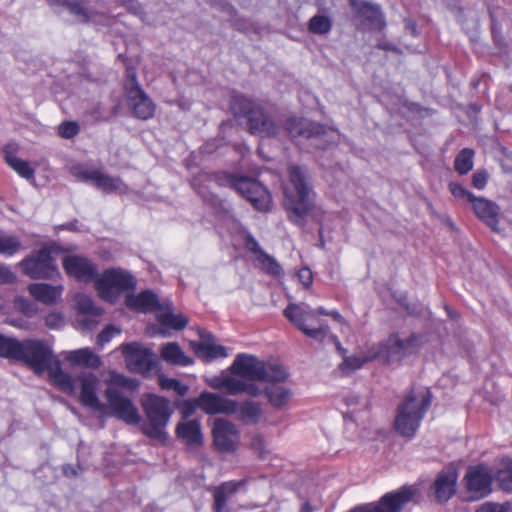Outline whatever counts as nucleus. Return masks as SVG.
Instances as JSON below:
<instances>
[{"label":"nucleus","mask_w":512,"mask_h":512,"mask_svg":"<svg viewBox=\"0 0 512 512\" xmlns=\"http://www.w3.org/2000/svg\"><path fill=\"white\" fill-rule=\"evenodd\" d=\"M121 330L113 325L106 327L97 337L99 345L103 346L109 342L114 336L119 335Z\"/></svg>","instance_id":"obj_54"},{"label":"nucleus","mask_w":512,"mask_h":512,"mask_svg":"<svg viewBox=\"0 0 512 512\" xmlns=\"http://www.w3.org/2000/svg\"><path fill=\"white\" fill-rule=\"evenodd\" d=\"M72 173L81 180L92 183L104 193H127L128 187L118 177H112L98 169H90L85 166H75Z\"/></svg>","instance_id":"obj_12"},{"label":"nucleus","mask_w":512,"mask_h":512,"mask_svg":"<svg viewBox=\"0 0 512 512\" xmlns=\"http://www.w3.org/2000/svg\"><path fill=\"white\" fill-rule=\"evenodd\" d=\"M231 109L235 116H244L249 119V117L254 115L260 108L256 107L255 104L247 97L237 95L233 97Z\"/></svg>","instance_id":"obj_42"},{"label":"nucleus","mask_w":512,"mask_h":512,"mask_svg":"<svg viewBox=\"0 0 512 512\" xmlns=\"http://www.w3.org/2000/svg\"><path fill=\"white\" fill-rule=\"evenodd\" d=\"M19 361L25 362L37 374L48 371L50 379L64 393L73 394L75 392L72 377L61 369L59 360L53 355L49 345L43 341H23Z\"/></svg>","instance_id":"obj_2"},{"label":"nucleus","mask_w":512,"mask_h":512,"mask_svg":"<svg viewBox=\"0 0 512 512\" xmlns=\"http://www.w3.org/2000/svg\"><path fill=\"white\" fill-rule=\"evenodd\" d=\"M23 349V341H18L15 338L0 335V356L18 360L20 359Z\"/></svg>","instance_id":"obj_39"},{"label":"nucleus","mask_w":512,"mask_h":512,"mask_svg":"<svg viewBox=\"0 0 512 512\" xmlns=\"http://www.w3.org/2000/svg\"><path fill=\"white\" fill-rule=\"evenodd\" d=\"M66 274L81 282H91L96 279L97 266L87 257L76 254H67L62 259Z\"/></svg>","instance_id":"obj_19"},{"label":"nucleus","mask_w":512,"mask_h":512,"mask_svg":"<svg viewBox=\"0 0 512 512\" xmlns=\"http://www.w3.org/2000/svg\"><path fill=\"white\" fill-rule=\"evenodd\" d=\"M159 385L162 389L174 390L180 396L185 395L188 391V386L182 384L177 379L168 378L163 375L159 377Z\"/></svg>","instance_id":"obj_49"},{"label":"nucleus","mask_w":512,"mask_h":512,"mask_svg":"<svg viewBox=\"0 0 512 512\" xmlns=\"http://www.w3.org/2000/svg\"><path fill=\"white\" fill-rule=\"evenodd\" d=\"M197 408H199L197 406V398L194 401L185 402L182 409L183 417L187 418L190 414L194 413Z\"/></svg>","instance_id":"obj_61"},{"label":"nucleus","mask_w":512,"mask_h":512,"mask_svg":"<svg viewBox=\"0 0 512 512\" xmlns=\"http://www.w3.org/2000/svg\"><path fill=\"white\" fill-rule=\"evenodd\" d=\"M238 418L245 424H256L263 416L261 404L246 400L242 403L237 402Z\"/></svg>","instance_id":"obj_36"},{"label":"nucleus","mask_w":512,"mask_h":512,"mask_svg":"<svg viewBox=\"0 0 512 512\" xmlns=\"http://www.w3.org/2000/svg\"><path fill=\"white\" fill-rule=\"evenodd\" d=\"M321 504L313 502L312 500L304 501L299 512H314V510H318Z\"/></svg>","instance_id":"obj_62"},{"label":"nucleus","mask_w":512,"mask_h":512,"mask_svg":"<svg viewBox=\"0 0 512 512\" xmlns=\"http://www.w3.org/2000/svg\"><path fill=\"white\" fill-rule=\"evenodd\" d=\"M457 470L450 466L440 471L433 481L429 496L439 503L447 502L456 492Z\"/></svg>","instance_id":"obj_20"},{"label":"nucleus","mask_w":512,"mask_h":512,"mask_svg":"<svg viewBox=\"0 0 512 512\" xmlns=\"http://www.w3.org/2000/svg\"><path fill=\"white\" fill-rule=\"evenodd\" d=\"M375 361L372 348L369 346L365 351L356 354L345 355L338 365L339 371L344 375H350L361 369L366 363Z\"/></svg>","instance_id":"obj_30"},{"label":"nucleus","mask_w":512,"mask_h":512,"mask_svg":"<svg viewBox=\"0 0 512 512\" xmlns=\"http://www.w3.org/2000/svg\"><path fill=\"white\" fill-rule=\"evenodd\" d=\"M251 446L253 450L259 454V456L263 457L267 450V443L262 436H255L252 439Z\"/></svg>","instance_id":"obj_56"},{"label":"nucleus","mask_w":512,"mask_h":512,"mask_svg":"<svg viewBox=\"0 0 512 512\" xmlns=\"http://www.w3.org/2000/svg\"><path fill=\"white\" fill-rule=\"evenodd\" d=\"M231 186L245 197L257 210L267 211L271 207L272 198L269 191L258 181L248 178L233 176L228 177Z\"/></svg>","instance_id":"obj_10"},{"label":"nucleus","mask_w":512,"mask_h":512,"mask_svg":"<svg viewBox=\"0 0 512 512\" xmlns=\"http://www.w3.org/2000/svg\"><path fill=\"white\" fill-rule=\"evenodd\" d=\"M45 324L51 329H59L64 326L65 318L60 312H51L46 315Z\"/></svg>","instance_id":"obj_53"},{"label":"nucleus","mask_w":512,"mask_h":512,"mask_svg":"<svg viewBox=\"0 0 512 512\" xmlns=\"http://www.w3.org/2000/svg\"><path fill=\"white\" fill-rule=\"evenodd\" d=\"M288 134L293 137L302 138H318L323 137L329 141L336 138V133L333 130H327L320 124L311 122L304 118H290L286 121L285 126Z\"/></svg>","instance_id":"obj_18"},{"label":"nucleus","mask_w":512,"mask_h":512,"mask_svg":"<svg viewBox=\"0 0 512 512\" xmlns=\"http://www.w3.org/2000/svg\"><path fill=\"white\" fill-rule=\"evenodd\" d=\"M472 209L475 215L487 224L493 231H498L499 207L496 203L484 198L476 197L471 201Z\"/></svg>","instance_id":"obj_24"},{"label":"nucleus","mask_w":512,"mask_h":512,"mask_svg":"<svg viewBox=\"0 0 512 512\" xmlns=\"http://www.w3.org/2000/svg\"><path fill=\"white\" fill-rule=\"evenodd\" d=\"M430 403V392L427 389L410 392L398 408L394 420L395 430L403 437L414 436Z\"/></svg>","instance_id":"obj_4"},{"label":"nucleus","mask_w":512,"mask_h":512,"mask_svg":"<svg viewBox=\"0 0 512 512\" xmlns=\"http://www.w3.org/2000/svg\"><path fill=\"white\" fill-rule=\"evenodd\" d=\"M246 245L251 251H253L256 254V264L262 271L273 276H279L282 274V267L277 262V260L272 256L268 255L267 253H265L264 251H262L259 248V245L255 239L248 238Z\"/></svg>","instance_id":"obj_28"},{"label":"nucleus","mask_w":512,"mask_h":512,"mask_svg":"<svg viewBox=\"0 0 512 512\" xmlns=\"http://www.w3.org/2000/svg\"><path fill=\"white\" fill-rule=\"evenodd\" d=\"M423 337L417 334H412L405 338L399 337L398 347L402 349L405 357L415 353L423 345Z\"/></svg>","instance_id":"obj_46"},{"label":"nucleus","mask_w":512,"mask_h":512,"mask_svg":"<svg viewBox=\"0 0 512 512\" xmlns=\"http://www.w3.org/2000/svg\"><path fill=\"white\" fill-rule=\"evenodd\" d=\"M105 398L111 414L129 425H136L141 417L134 403L120 391L105 390Z\"/></svg>","instance_id":"obj_13"},{"label":"nucleus","mask_w":512,"mask_h":512,"mask_svg":"<svg viewBox=\"0 0 512 512\" xmlns=\"http://www.w3.org/2000/svg\"><path fill=\"white\" fill-rule=\"evenodd\" d=\"M299 281L306 287L310 286L313 281L312 272L309 268L304 267L299 270L298 274Z\"/></svg>","instance_id":"obj_60"},{"label":"nucleus","mask_w":512,"mask_h":512,"mask_svg":"<svg viewBox=\"0 0 512 512\" xmlns=\"http://www.w3.org/2000/svg\"><path fill=\"white\" fill-rule=\"evenodd\" d=\"M75 385V392L72 395H78L80 403L94 411L102 412L105 405L98 398V388L100 381L98 377L89 372H83L76 378L72 377Z\"/></svg>","instance_id":"obj_11"},{"label":"nucleus","mask_w":512,"mask_h":512,"mask_svg":"<svg viewBox=\"0 0 512 512\" xmlns=\"http://www.w3.org/2000/svg\"><path fill=\"white\" fill-rule=\"evenodd\" d=\"M473 156V150L468 148L463 149L455 159V170L461 175L467 174L473 168Z\"/></svg>","instance_id":"obj_45"},{"label":"nucleus","mask_w":512,"mask_h":512,"mask_svg":"<svg viewBox=\"0 0 512 512\" xmlns=\"http://www.w3.org/2000/svg\"><path fill=\"white\" fill-rule=\"evenodd\" d=\"M332 24L329 17L324 15H315L309 21V31L313 34L324 35L331 30Z\"/></svg>","instance_id":"obj_48"},{"label":"nucleus","mask_w":512,"mask_h":512,"mask_svg":"<svg viewBox=\"0 0 512 512\" xmlns=\"http://www.w3.org/2000/svg\"><path fill=\"white\" fill-rule=\"evenodd\" d=\"M416 495V489L412 486L402 487L394 493L384 495L379 504H369L359 507L352 512H398L406 503Z\"/></svg>","instance_id":"obj_15"},{"label":"nucleus","mask_w":512,"mask_h":512,"mask_svg":"<svg viewBox=\"0 0 512 512\" xmlns=\"http://www.w3.org/2000/svg\"><path fill=\"white\" fill-rule=\"evenodd\" d=\"M63 472L66 476H75L76 475L75 469L70 465L64 466Z\"/></svg>","instance_id":"obj_64"},{"label":"nucleus","mask_w":512,"mask_h":512,"mask_svg":"<svg viewBox=\"0 0 512 512\" xmlns=\"http://www.w3.org/2000/svg\"><path fill=\"white\" fill-rule=\"evenodd\" d=\"M449 190L455 198L459 200H466L469 203H471L472 199L475 196L458 183H450Z\"/></svg>","instance_id":"obj_51"},{"label":"nucleus","mask_w":512,"mask_h":512,"mask_svg":"<svg viewBox=\"0 0 512 512\" xmlns=\"http://www.w3.org/2000/svg\"><path fill=\"white\" fill-rule=\"evenodd\" d=\"M58 133L65 139H70L78 133V125L75 122H63L58 126Z\"/></svg>","instance_id":"obj_52"},{"label":"nucleus","mask_w":512,"mask_h":512,"mask_svg":"<svg viewBox=\"0 0 512 512\" xmlns=\"http://www.w3.org/2000/svg\"><path fill=\"white\" fill-rule=\"evenodd\" d=\"M248 124L251 133L261 137L275 136L280 130L278 124L261 109L249 117Z\"/></svg>","instance_id":"obj_26"},{"label":"nucleus","mask_w":512,"mask_h":512,"mask_svg":"<svg viewBox=\"0 0 512 512\" xmlns=\"http://www.w3.org/2000/svg\"><path fill=\"white\" fill-rule=\"evenodd\" d=\"M75 302L78 311L84 316L99 317L102 314V310L96 307L91 298L84 294H77Z\"/></svg>","instance_id":"obj_44"},{"label":"nucleus","mask_w":512,"mask_h":512,"mask_svg":"<svg viewBox=\"0 0 512 512\" xmlns=\"http://www.w3.org/2000/svg\"><path fill=\"white\" fill-rule=\"evenodd\" d=\"M19 266L22 272L32 279H53L60 275L57 265L51 256V250L47 247L23 259Z\"/></svg>","instance_id":"obj_8"},{"label":"nucleus","mask_w":512,"mask_h":512,"mask_svg":"<svg viewBox=\"0 0 512 512\" xmlns=\"http://www.w3.org/2000/svg\"><path fill=\"white\" fill-rule=\"evenodd\" d=\"M28 291L35 300L46 305H53L60 299L63 292V286H52L46 283H33L28 286Z\"/></svg>","instance_id":"obj_29"},{"label":"nucleus","mask_w":512,"mask_h":512,"mask_svg":"<svg viewBox=\"0 0 512 512\" xmlns=\"http://www.w3.org/2000/svg\"><path fill=\"white\" fill-rule=\"evenodd\" d=\"M21 248L20 240L13 235L0 232V254L13 255Z\"/></svg>","instance_id":"obj_47"},{"label":"nucleus","mask_w":512,"mask_h":512,"mask_svg":"<svg viewBox=\"0 0 512 512\" xmlns=\"http://www.w3.org/2000/svg\"><path fill=\"white\" fill-rule=\"evenodd\" d=\"M65 359L72 365L97 369L101 365V359L90 348H81L66 352Z\"/></svg>","instance_id":"obj_33"},{"label":"nucleus","mask_w":512,"mask_h":512,"mask_svg":"<svg viewBox=\"0 0 512 512\" xmlns=\"http://www.w3.org/2000/svg\"><path fill=\"white\" fill-rule=\"evenodd\" d=\"M475 512H507L503 505L493 502L483 503Z\"/></svg>","instance_id":"obj_59"},{"label":"nucleus","mask_w":512,"mask_h":512,"mask_svg":"<svg viewBox=\"0 0 512 512\" xmlns=\"http://www.w3.org/2000/svg\"><path fill=\"white\" fill-rule=\"evenodd\" d=\"M177 435L189 446H198L203 442L201 423L197 419L179 422L177 425Z\"/></svg>","instance_id":"obj_31"},{"label":"nucleus","mask_w":512,"mask_h":512,"mask_svg":"<svg viewBox=\"0 0 512 512\" xmlns=\"http://www.w3.org/2000/svg\"><path fill=\"white\" fill-rule=\"evenodd\" d=\"M106 383V389H112L114 391H119V388H123L125 390H135L138 387V383L136 380L125 377L124 375L116 371L109 372Z\"/></svg>","instance_id":"obj_43"},{"label":"nucleus","mask_w":512,"mask_h":512,"mask_svg":"<svg viewBox=\"0 0 512 512\" xmlns=\"http://www.w3.org/2000/svg\"><path fill=\"white\" fill-rule=\"evenodd\" d=\"M121 350L130 371L145 374L153 369V354L139 343L123 344Z\"/></svg>","instance_id":"obj_17"},{"label":"nucleus","mask_w":512,"mask_h":512,"mask_svg":"<svg viewBox=\"0 0 512 512\" xmlns=\"http://www.w3.org/2000/svg\"><path fill=\"white\" fill-rule=\"evenodd\" d=\"M313 205L304 171L299 167H291L289 181L284 186V207L289 219L296 225L303 226Z\"/></svg>","instance_id":"obj_3"},{"label":"nucleus","mask_w":512,"mask_h":512,"mask_svg":"<svg viewBox=\"0 0 512 512\" xmlns=\"http://www.w3.org/2000/svg\"><path fill=\"white\" fill-rule=\"evenodd\" d=\"M161 357L172 365L188 366L193 361L188 357L177 343L171 342L162 346Z\"/></svg>","instance_id":"obj_37"},{"label":"nucleus","mask_w":512,"mask_h":512,"mask_svg":"<svg viewBox=\"0 0 512 512\" xmlns=\"http://www.w3.org/2000/svg\"><path fill=\"white\" fill-rule=\"evenodd\" d=\"M244 485L243 481L226 482L214 489V510L215 512H228L227 503L234 494Z\"/></svg>","instance_id":"obj_32"},{"label":"nucleus","mask_w":512,"mask_h":512,"mask_svg":"<svg viewBox=\"0 0 512 512\" xmlns=\"http://www.w3.org/2000/svg\"><path fill=\"white\" fill-rule=\"evenodd\" d=\"M127 103L134 116L141 120L151 119L156 111V105L143 91L140 85L127 86Z\"/></svg>","instance_id":"obj_21"},{"label":"nucleus","mask_w":512,"mask_h":512,"mask_svg":"<svg viewBox=\"0 0 512 512\" xmlns=\"http://www.w3.org/2000/svg\"><path fill=\"white\" fill-rule=\"evenodd\" d=\"M212 435L214 446L220 452H234L239 445L240 432L232 422L226 419L214 420Z\"/></svg>","instance_id":"obj_14"},{"label":"nucleus","mask_w":512,"mask_h":512,"mask_svg":"<svg viewBox=\"0 0 512 512\" xmlns=\"http://www.w3.org/2000/svg\"><path fill=\"white\" fill-rule=\"evenodd\" d=\"M488 174L486 171H478L472 177L473 186L477 189H483L486 186Z\"/></svg>","instance_id":"obj_58"},{"label":"nucleus","mask_w":512,"mask_h":512,"mask_svg":"<svg viewBox=\"0 0 512 512\" xmlns=\"http://www.w3.org/2000/svg\"><path fill=\"white\" fill-rule=\"evenodd\" d=\"M201 338L202 342L195 346V353L198 357L204 360H213L227 356L226 348L211 342V336L209 334H202Z\"/></svg>","instance_id":"obj_35"},{"label":"nucleus","mask_w":512,"mask_h":512,"mask_svg":"<svg viewBox=\"0 0 512 512\" xmlns=\"http://www.w3.org/2000/svg\"><path fill=\"white\" fill-rule=\"evenodd\" d=\"M285 317L295 325L306 336L322 339L329 334V327L326 324L319 323L318 327H310L308 321L315 318V312L306 303H291L284 310Z\"/></svg>","instance_id":"obj_9"},{"label":"nucleus","mask_w":512,"mask_h":512,"mask_svg":"<svg viewBox=\"0 0 512 512\" xmlns=\"http://www.w3.org/2000/svg\"><path fill=\"white\" fill-rule=\"evenodd\" d=\"M264 362L251 354H238L230 366L229 372L206 378V383L213 389L225 390L230 395L247 394L257 397L263 393L258 385Z\"/></svg>","instance_id":"obj_1"},{"label":"nucleus","mask_w":512,"mask_h":512,"mask_svg":"<svg viewBox=\"0 0 512 512\" xmlns=\"http://www.w3.org/2000/svg\"><path fill=\"white\" fill-rule=\"evenodd\" d=\"M135 285L133 275L119 268L107 269L95 279L99 297L109 302H113L119 293L135 288Z\"/></svg>","instance_id":"obj_6"},{"label":"nucleus","mask_w":512,"mask_h":512,"mask_svg":"<svg viewBox=\"0 0 512 512\" xmlns=\"http://www.w3.org/2000/svg\"><path fill=\"white\" fill-rule=\"evenodd\" d=\"M289 377L287 370L279 364L264 363V372L262 373L260 382L270 384H283Z\"/></svg>","instance_id":"obj_38"},{"label":"nucleus","mask_w":512,"mask_h":512,"mask_svg":"<svg viewBox=\"0 0 512 512\" xmlns=\"http://www.w3.org/2000/svg\"><path fill=\"white\" fill-rule=\"evenodd\" d=\"M465 498L477 501L487 497L492 491L493 471L484 464L470 466L463 477Z\"/></svg>","instance_id":"obj_7"},{"label":"nucleus","mask_w":512,"mask_h":512,"mask_svg":"<svg viewBox=\"0 0 512 512\" xmlns=\"http://www.w3.org/2000/svg\"><path fill=\"white\" fill-rule=\"evenodd\" d=\"M127 78H128V80H127V83L125 85V90L126 91H127V86L130 88V87L139 85L138 82H137L136 71L133 68H128L127 69Z\"/></svg>","instance_id":"obj_63"},{"label":"nucleus","mask_w":512,"mask_h":512,"mask_svg":"<svg viewBox=\"0 0 512 512\" xmlns=\"http://www.w3.org/2000/svg\"><path fill=\"white\" fill-rule=\"evenodd\" d=\"M14 308L28 317L37 313L36 306L29 299L22 296L15 297Z\"/></svg>","instance_id":"obj_50"},{"label":"nucleus","mask_w":512,"mask_h":512,"mask_svg":"<svg viewBox=\"0 0 512 512\" xmlns=\"http://www.w3.org/2000/svg\"><path fill=\"white\" fill-rule=\"evenodd\" d=\"M263 392L268 403L278 410L285 408L293 398V390L287 382L267 385Z\"/></svg>","instance_id":"obj_27"},{"label":"nucleus","mask_w":512,"mask_h":512,"mask_svg":"<svg viewBox=\"0 0 512 512\" xmlns=\"http://www.w3.org/2000/svg\"><path fill=\"white\" fill-rule=\"evenodd\" d=\"M157 320L162 325L175 330H182L188 323L182 314H174L170 309H160L157 312Z\"/></svg>","instance_id":"obj_40"},{"label":"nucleus","mask_w":512,"mask_h":512,"mask_svg":"<svg viewBox=\"0 0 512 512\" xmlns=\"http://www.w3.org/2000/svg\"><path fill=\"white\" fill-rule=\"evenodd\" d=\"M5 160L7 164L21 177L26 179L33 178L35 173L34 168H32L27 161L22 160L10 153L8 147L5 149Z\"/></svg>","instance_id":"obj_41"},{"label":"nucleus","mask_w":512,"mask_h":512,"mask_svg":"<svg viewBox=\"0 0 512 512\" xmlns=\"http://www.w3.org/2000/svg\"><path fill=\"white\" fill-rule=\"evenodd\" d=\"M399 337L393 335L387 340L371 345L374 359L384 364L400 362L405 358L402 349L398 347Z\"/></svg>","instance_id":"obj_23"},{"label":"nucleus","mask_w":512,"mask_h":512,"mask_svg":"<svg viewBox=\"0 0 512 512\" xmlns=\"http://www.w3.org/2000/svg\"><path fill=\"white\" fill-rule=\"evenodd\" d=\"M16 277L10 268L0 263V284H8L15 282Z\"/></svg>","instance_id":"obj_57"},{"label":"nucleus","mask_w":512,"mask_h":512,"mask_svg":"<svg viewBox=\"0 0 512 512\" xmlns=\"http://www.w3.org/2000/svg\"><path fill=\"white\" fill-rule=\"evenodd\" d=\"M128 307L141 312L155 311L159 308L157 296L151 291H144L137 295H129L126 299Z\"/></svg>","instance_id":"obj_34"},{"label":"nucleus","mask_w":512,"mask_h":512,"mask_svg":"<svg viewBox=\"0 0 512 512\" xmlns=\"http://www.w3.org/2000/svg\"><path fill=\"white\" fill-rule=\"evenodd\" d=\"M141 405L146 416L143 432L151 438L164 440L172 414L170 401L155 394H145L141 398Z\"/></svg>","instance_id":"obj_5"},{"label":"nucleus","mask_w":512,"mask_h":512,"mask_svg":"<svg viewBox=\"0 0 512 512\" xmlns=\"http://www.w3.org/2000/svg\"><path fill=\"white\" fill-rule=\"evenodd\" d=\"M197 406L210 415L237 412V401L211 392H202L197 398Z\"/></svg>","instance_id":"obj_22"},{"label":"nucleus","mask_w":512,"mask_h":512,"mask_svg":"<svg viewBox=\"0 0 512 512\" xmlns=\"http://www.w3.org/2000/svg\"><path fill=\"white\" fill-rule=\"evenodd\" d=\"M497 479L503 489L509 490L512 488V470L504 469L498 472Z\"/></svg>","instance_id":"obj_55"},{"label":"nucleus","mask_w":512,"mask_h":512,"mask_svg":"<svg viewBox=\"0 0 512 512\" xmlns=\"http://www.w3.org/2000/svg\"><path fill=\"white\" fill-rule=\"evenodd\" d=\"M354 12L372 29H382L385 26L383 15L377 6L362 0H349Z\"/></svg>","instance_id":"obj_25"},{"label":"nucleus","mask_w":512,"mask_h":512,"mask_svg":"<svg viewBox=\"0 0 512 512\" xmlns=\"http://www.w3.org/2000/svg\"><path fill=\"white\" fill-rule=\"evenodd\" d=\"M52 6L67 7L69 12L79 23H94L96 25H105L109 23V18L103 12H99L82 0H47Z\"/></svg>","instance_id":"obj_16"}]
</instances>
